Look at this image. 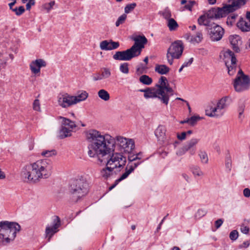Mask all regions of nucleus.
<instances>
[{
    "mask_svg": "<svg viewBox=\"0 0 250 250\" xmlns=\"http://www.w3.org/2000/svg\"><path fill=\"white\" fill-rule=\"evenodd\" d=\"M88 141H95L99 143V148L101 153L106 154L115 150L117 146L120 150L130 152L135 147L134 141L122 136L113 137L109 134L103 133L95 129H91L86 133Z\"/></svg>",
    "mask_w": 250,
    "mask_h": 250,
    "instance_id": "nucleus-1",
    "label": "nucleus"
},
{
    "mask_svg": "<svg viewBox=\"0 0 250 250\" xmlns=\"http://www.w3.org/2000/svg\"><path fill=\"white\" fill-rule=\"evenodd\" d=\"M52 172V162L47 159H41L25 165L22 168L21 175L26 182L35 184L41 179L49 178Z\"/></svg>",
    "mask_w": 250,
    "mask_h": 250,
    "instance_id": "nucleus-2",
    "label": "nucleus"
},
{
    "mask_svg": "<svg viewBox=\"0 0 250 250\" xmlns=\"http://www.w3.org/2000/svg\"><path fill=\"white\" fill-rule=\"evenodd\" d=\"M90 144L88 146L87 154L91 158H96L97 160L102 163L104 158L108 155V159L106 160V165L110 166L111 168L121 169L125 166L126 160V157L124 156L121 153L112 152L104 154L101 153L99 148V143L95 141H88Z\"/></svg>",
    "mask_w": 250,
    "mask_h": 250,
    "instance_id": "nucleus-3",
    "label": "nucleus"
},
{
    "mask_svg": "<svg viewBox=\"0 0 250 250\" xmlns=\"http://www.w3.org/2000/svg\"><path fill=\"white\" fill-rule=\"evenodd\" d=\"M157 88H147L142 89L144 92V97L146 98H158L161 101L167 105L168 103L169 96L173 95V90L169 86L166 77L161 76L158 83L156 84Z\"/></svg>",
    "mask_w": 250,
    "mask_h": 250,
    "instance_id": "nucleus-4",
    "label": "nucleus"
},
{
    "mask_svg": "<svg viewBox=\"0 0 250 250\" xmlns=\"http://www.w3.org/2000/svg\"><path fill=\"white\" fill-rule=\"evenodd\" d=\"M89 191V185L83 178L74 180L69 187L71 198L75 202L82 201L88 195Z\"/></svg>",
    "mask_w": 250,
    "mask_h": 250,
    "instance_id": "nucleus-5",
    "label": "nucleus"
},
{
    "mask_svg": "<svg viewBox=\"0 0 250 250\" xmlns=\"http://www.w3.org/2000/svg\"><path fill=\"white\" fill-rule=\"evenodd\" d=\"M20 229V226L17 223L7 221L0 222V242L5 245L13 241Z\"/></svg>",
    "mask_w": 250,
    "mask_h": 250,
    "instance_id": "nucleus-6",
    "label": "nucleus"
},
{
    "mask_svg": "<svg viewBox=\"0 0 250 250\" xmlns=\"http://www.w3.org/2000/svg\"><path fill=\"white\" fill-rule=\"evenodd\" d=\"M225 17L222 7H213L200 16L198 19V23L200 25L210 27L215 24L211 23L210 20L219 19Z\"/></svg>",
    "mask_w": 250,
    "mask_h": 250,
    "instance_id": "nucleus-7",
    "label": "nucleus"
},
{
    "mask_svg": "<svg viewBox=\"0 0 250 250\" xmlns=\"http://www.w3.org/2000/svg\"><path fill=\"white\" fill-rule=\"evenodd\" d=\"M228 97H224L219 100L215 106L209 105L206 110V115L210 117H220L225 113L228 104H227Z\"/></svg>",
    "mask_w": 250,
    "mask_h": 250,
    "instance_id": "nucleus-8",
    "label": "nucleus"
},
{
    "mask_svg": "<svg viewBox=\"0 0 250 250\" xmlns=\"http://www.w3.org/2000/svg\"><path fill=\"white\" fill-rule=\"evenodd\" d=\"M184 45L181 41H177L173 42L167 51V59L168 63L172 65L174 59H179L182 55Z\"/></svg>",
    "mask_w": 250,
    "mask_h": 250,
    "instance_id": "nucleus-9",
    "label": "nucleus"
},
{
    "mask_svg": "<svg viewBox=\"0 0 250 250\" xmlns=\"http://www.w3.org/2000/svg\"><path fill=\"white\" fill-rule=\"evenodd\" d=\"M140 54L135 49L134 46H131L126 50L116 52L113 56V58L115 60L127 61L138 56Z\"/></svg>",
    "mask_w": 250,
    "mask_h": 250,
    "instance_id": "nucleus-10",
    "label": "nucleus"
},
{
    "mask_svg": "<svg viewBox=\"0 0 250 250\" xmlns=\"http://www.w3.org/2000/svg\"><path fill=\"white\" fill-rule=\"evenodd\" d=\"M246 3V0H229L228 4H225L222 7L225 16L226 17L228 14L239 9Z\"/></svg>",
    "mask_w": 250,
    "mask_h": 250,
    "instance_id": "nucleus-11",
    "label": "nucleus"
},
{
    "mask_svg": "<svg viewBox=\"0 0 250 250\" xmlns=\"http://www.w3.org/2000/svg\"><path fill=\"white\" fill-rule=\"evenodd\" d=\"M61 226V220L58 216L54 217L52 224L51 226H47L45 229V235L50 241L52 237L59 231L58 228Z\"/></svg>",
    "mask_w": 250,
    "mask_h": 250,
    "instance_id": "nucleus-12",
    "label": "nucleus"
},
{
    "mask_svg": "<svg viewBox=\"0 0 250 250\" xmlns=\"http://www.w3.org/2000/svg\"><path fill=\"white\" fill-rule=\"evenodd\" d=\"M250 83L249 76L236 77L233 83L234 87L237 92H241L248 88Z\"/></svg>",
    "mask_w": 250,
    "mask_h": 250,
    "instance_id": "nucleus-13",
    "label": "nucleus"
},
{
    "mask_svg": "<svg viewBox=\"0 0 250 250\" xmlns=\"http://www.w3.org/2000/svg\"><path fill=\"white\" fill-rule=\"evenodd\" d=\"M214 26H210L209 29V35L212 41L215 42L220 41L223 37L224 34V29L219 25L214 24Z\"/></svg>",
    "mask_w": 250,
    "mask_h": 250,
    "instance_id": "nucleus-14",
    "label": "nucleus"
},
{
    "mask_svg": "<svg viewBox=\"0 0 250 250\" xmlns=\"http://www.w3.org/2000/svg\"><path fill=\"white\" fill-rule=\"evenodd\" d=\"M58 101L59 104L63 108H66L76 104L74 96H71L67 93L60 95Z\"/></svg>",
    "mask_w": 250,
    "mask_h": 250,
    "instance_id": "nucleus-15",
    "label": "nucleus"
},
{
    "mask_svg": "<svg viewBox=\"0 0 250 250\" xmlns=\"http://www.w3.org/2000/svg\"><path fill=\"white\" fill-rule=\"evenodd\" d=\"M128 153V160L129 162L125 167V171H126L129 167L132 169V172L140 163V153L134 154L130 151Z\"/></svg>",
    "mask_w": 250,
    "mask_h": 250,
    "instance_id": "nucleus-16",
    "label": "nucleus"
},
{
    "mask_svg": "<svg viewBox=\"0 0 250 250\" xmlns=\"http://www.w3.org/2000/svg\"><path fill=\"white\" fill-rule=\"evenodd\" d=\"M46 65V62L42 59H37L32 61L30 64V68L32 73L35 75H39L41 71V68L45 67Z\"/></svg>",
    "mask_w": 250,
    "mask_h": 250,
    "instance_id": "nucleus-17",
    "label": "nucleus"
},
{
    "mask_svg": "<svg viewBox=\"0 0 250 250\" xmlns=\"http://www.w3.org/2000/svg\"><path fill=\"white\" fill-rule=\"evenodd\" d=\"M120 44L119 42H113L112 40L109 41L104 40L100 43V47L102 50H111L118 48Z\"/></svg>",
    "mask_w": 250,
    "mask_h": 250,
    "instance_id": "nucleus-18",
    "label": "nucleus"
},
{
    "mask_svg": "<svg viewBox=\"0 0 250 250\" xmlns=\"http://www.w3.org/2000/svg\"><path fill=\"white\" fill-rule=\"evenodd\" d=\"M229 41L234 51L237 53L239 52V46L242 42L240 37L237 35H231L229 37Z\"/></svg>",
    "mask_w": 250,
    "mask_h": 250,
    "instance_id": "nucleus-19",
    "label": "nucleus"
},
{
    "mask_svg": "<svg viewBox=\"0 0 250 250\" xmlns=\"http://www.w3.org/2000/svg\"><path fill=\"white\" fill-rule=\"evenodd\" d=\"M199 141V139L197 138H193L188 141L184 146L185 150L189 151L191 155H194L196 152V148L194 146L198 144Z\"/></svg>",
    "mask_w": 250,
    "mask_h": 250,
    "instance_id": "nucleus-20",
    "label": "nucleus"
},
{
    "mask_svg": "<svg viewBox=\"0 0 250 250\" xmlns=\"http://www.w3.org/2000/svg\"><path fill=\"white\" fill-rule=\"evenodd\" d=\"M187 39L193 43H198L203 39V35L201 30H198L195 35H188Z\"/></svg>",
    "mask_w": 250,
    "mask_h": 250,
    "instance_id": "nucleus-21",
    "label": "nucleus"
},
{
    "mask_svg": "<svg viewBox=\"0 0 250 250\" xmlns=\"http://www.w3.org/2000/svg\"><path fill=\"white\" fill-rule=\"evenodd\" d=\"M166 128L164 125H160L156 128L155 131V135L159 141H164L166 138Z\"/></svg>",
    "mask_w": 250,
    "mask_h": 250,
    "instance_id": "nucleus-22",
    "label": "nucleus"
},
{
    "mask_svg": "<svg viewBox=\"0 0 250 250\" xmlns=\"http://www.w3.org/2000/svg\"><path fill=\"white\" fill-rule=\"evenodd\" d=\"M225 62L229 61V62L234 65L236 64V59L235 55L233 52L229 49H227L224 53Z\"/></svg>",
    "mask_w": 250,
    "mask_h": 250,
    "instance_id": "nucleus-23",
    "label": "nucleus"
},
{
    "mask_svg": "<svg viewBox=\"0 0 250 250\" xmlns=\"http://www.w3.org/2000/svg\"><path fill=\"white\" fill-rule=\"evenodd\" d=\"M237 25L242 31L247 32L250 30V22H248L243 18H240Z\"/></svg>",
    "mask_w": 250,
    "mask_h": 250,
    "instance_id": "nucleus-24",
    "label": "nucleus"
},
{
    "mask_svg": "<svg viewBox=\"0 0 250 250\" xmlns=\"http://www.w3.org/2000/svg\"><path fill=\"white\" fill-rule=\"evenodd\" d=\"M128 167V168H127L126 171H125L118 179L116 180L114 184L109 188L110 190L115 188L119 182L126 179L131 173V170H132V169L131 168L129 167Z\"/></svg>",
    "mask_w": 250,
    "mask_h": 250,
    "instance_id": "nucleus-25",
    "label": "nucleus"
},
{
    "mask_svg": "<svg viewBox=\"0 0 250 250\" xmlns=\"http://www.w3.org/2000/svg\"><path fill=\"white\" fill-rule=\"evenodd\" d=\"M114 169L113 168H111L110 166L106 165V167L101 169L100 175L104 179H107L112 175Z\"/></svg>",
    "mask_w": 250,
    "mask_h": 250,
    "instance_id": "nucleus-26",
    "label": "nucleus"
},
{
    "mask_svg": "<svg viewBox=\"0 0 250 250\" xmlns=\"http://www.w3.org/2000/svg\"><path fill=\"white\" fill-rule=\"evenodd\" d=\"M88 96V93L85 91H80L77 96H74L76 104L85 100Z\"/></svg>",
    "mask_w": 250,
    "mask_h": 250,
    "instance_id": "nucleus-27",
    "label": "nucleus"
},
{
    "mask_svg": "<svg viewBox=\"0 0 250 250\" xmlns=\"http://www.w3.org/2000/svg\"><path fill=\"white\" fill-rule=\"evenodd\" d=\"M59 118L62 120V126L66 127L72 129H73L76 127L75 123L69 119L62 116H60Z\"/></svg>",
    "mask_w": 250,
    "mask_h": 250,
    "instance_id": "nucleus-28",
    "label": "nucleus"
},
{
    "mask_svg": "<svg viewBox=\"0 0 250 250\" xmlns=\"http://www.w3.org/2000/svg\"><path fill=\"white\" fill-rule=\"evenodd\" d=\"M156 72L161 75L167 74L170 70L169 67L164 64H157L155 68Z\"/></svg>",
    "mask_w": 250,
    "mask_h": 250,
    "instance_id": "nucleus-29",
    "label": "nucleus"
},
{
    "mask_svg": "<svg viewBox=\"0 0 250 250\" xmlns=\"http://www.w3.org/2000/svg\"><path fill=\"white\" fill-rule=\"evenodd\" d=\"M131 39L135 41L134 44L132 46L135 47V49L139 53H141V35H133Z\"/></svg>",
    "mask_w": 250,
    "mask_h": 250,
    "instance_id": "nucleus-30",
    "label": "nucleus"
},
{
    "mask_svg": "<svg viewBox=\"0 0 250 250\" xmlns=\"http://www.w3.org/2000/svg\"><path fill=\"white\" fill-rule=\"evenodd\" d=\"M190 169L194 177H201L204 175V173L198 166H192L190 167Z\"/></svg>",
    "mask_w": 250,
    "mask_h": 250,
    "instance_id": "nucleus-31",
    "label": "nucleus"
},
{
    "mask_svg": "<svg viewBox=\"0 0 250 250\" xmlns=\"http://www.w3.org/2000/svg\"><path fill=\"white\" fill-rule=\"evenodd\" d=\"M72 130L73 129L66 127L62 126L60 132V137L62 139L71 136Z\"/></svg>",
    "mask_w": 250,
    "mask_h": 250,
    "instance_id": "nucleus-32",
    "label": "nucleus"
},
{
    "mask_svg": "<svg viewBox=\"0 0 250 250\" xmlns=\"http://www.w3.org/2000/svg\"><path fill=\"white\" fill-rule=\"evenodd\" d=\"M99 97L104 101H108L110 99V95L105 89H100L98 92Z\"/></svg>",
    "mask_w": 250,
    "mask_h": 250,
    "instance_id": "nucleus-33",
    "label": "nucleus"
},
{
    "mask_svg": "<svg viewBox=\"0 0 250 250\" xmlns=\"http://www.w3.org/2000/svg\"><path fill=\"white\" fill-rule=\"evenodd\" d=\"M167 25L170 31H174L178 27V24L176 21L173 18L169 19L167 22Z\"/></svg>",
    "mask_w": 250,
    "mask_h": 250,
    "instance_id": "nucleus-34",
    "label": "nucleus"
},
{
    "mask_svg": "<svg viewBox=\"0 0 250 250\" xmlns=\"http://www.w3.org/2000/svg\"><path fill=\"white\" fill-rule=\"evenodd\" d=\"M198 156L200 157V161L202 164H206L208 163V158L206 151L200 150Z\"/></svg>",
    "mask_w": 250,
    "mask_h": 250,
    "instance_id": "nucleus-35",
    "label": "nucleus"
},
{
    "mask_svg": "<svg viewBox=\"0 0 250 250\" xmlns=\"http://www.w3.org/2000/svg\"><path fill=\"white\" fill-rule=\"evenodd\" d=\"M56 154L57 152L55 149L43 150L41 152V155L44 157H50Z\"/></svg>",
    "mask_w": 250,
    "mask_h": 250,
    "instance_id": "nucleus-36",
    "label": "nucleus"
},
{
    "mask_svg": "<svg viewBox=\"0 0 250 250\" xmlns=\"http://www.w3.org/2000/svg\"><path fill=\"white\" fill-rule=\"evenodd\" d=\"M226 65L228 68V74L229 75H233L235 72L236 64L233 65L231 63H229V61H226Z\"/></svg>",
    "mask_w": 250,
    "mask_h": 250,
    "instance_id": "nucleus-37",
    "label": "nucleus"
},
{
    "mask_svg": "<svg viewBox=\"0 0 250 250\" xmlns=\"http://www.w3.org/2000/svg\"><path fill=\"white\" fill-rule=\"evenodd\" d=\"M102 77L103 79L109 78L111 75V71L109 68H103L101 71Z\"/></svg>",
    "mask_w": 250,
    "mask_h": 250,
    "instance_id": "nucleus-38",
    "label": "nucleus"
},
{
    "mask_svg": "<svg viewBox=\"0 0 250 250\" xmlns=\"http://www.w3.org/2000/svg\"><path fill=\"white\" fill-rule=\"evenodd\" d=\"M55 4V1H51L48 3H45L42 5V8L46 11L47 13H49L50 11L52 9L53 6Z\"/></svg>",
    "mask_w": 250,
    "mask_h": 250,
    "instance_id": "nucleus-39",
    "label": "nucleus"
},
{
    "mask_svg": "<svg viewBox=\"0 0 250 250\" xmlns=\"http://www.w3.org/2000/svg\"><path fill=\"white\" fill-rule=\"evenodd\" d=\"M119 69L122 73L125 74H128L129 72L128 63L127 62L121 63Z\"/></svg>",
    "mask_w": 250,
    "mask_h": 250,
    "instance_id": "nucleus-40",
    "label": "nucleus"
},
{
    "mask_svg": "<svg viewBox=\"0 0 250 250\" xmlns=\"http://www.w3.org/2000/svg\"><path fill=\"white\" fill-rule=\"evenodd\" d=\"M152 82V79L146 75H142V83L150 85Z\"/></svg>",
    "mask_w": 250,
    "mask_h": 250,
    "instance_id": "nucleus-41",
    "label": "nucleus"
},
{
    "mask_svg": "<svg viewBox=\"0 0 250 250\" xmlns=\"http://www.w3.org/2000/svg\"><path fill=\"white\" fill-rule=\"evenodd\" d=\"M193 58H191L189 60H188L187 61H185L183 64L182 65L181 67L179 69V72L180 73L182 72L183 68L185 67H187L189 66L193 62Z\"/></svg>",
    "mask_w": 250,
    "mask_h": 250,
    "instance_id": "nucleus-42",
    "label": "nucleus"
},
{
    "mask_svg": "<svg viewBox=\"0 0 250 250\" xmlns=\"http://www.w3.org/2000/svg\"><path fill=\"white\" fill-rule=\"evenodd\" d=\"M127 16L125 14H123L120 16L117 20L115 24L116 26H119L120 24H123L126 20Z\"/></svg>",
    "mask_w": 250,
    "mask_h": 250,
    "instance_id": "nucleus-43",
    "label": "nucleus"
},
{
    "mask_svg": "<svg viewBox=\"0 0 250 250\" xmlns=\"http://www.w3.org/2000/svg\"><path fill=\"white\" fill-rule=\"evenodd\" d=\"M12 11L14 12L17 16H19L25 12V9L23 6H21L19 8L16 7L12 9Z\"/></svg>",
    "mask_w": 250,
    "mask_h": 250,
    "instance_id": "nucleus-44",
    "label": "nucleus"
},
{
    "mask_svg": "<svg viewBox=\"0 0 250 250\" xmlns=\"http://www.w3.org/2000/svg\"><path fill=\"white\" fill-rule=\"evenodd\" d=\"M162 15L165 19L167 20V21L171 19V12L168 8H165L164 10V11L162 12Z\"/></svg>",
    "mask_w": 250,
    "mask_h": 250,
    "instance_id": "nucleus-45",
    "label": "nucleus"
},
{
    "mask_svg": "<svg viewBox=\"0 0 250 250\" xmlns=\"http://www.w3.org/2000/svg\"><path fill=\"white\" fill-rule=\"evenodd\" d=\"M207 212V211L206 209H199L195 213V217L197 219H200L201 217L204 216L206 214Z\"/></svg>",
    "mask_w": 250,
    "mask_h": 250,
    "instance_id": "nucleus-46",
    "label": "nucleus"
},
{
    "mask_svg": "<svg viewBox=\"0 0 250 250\" xmlns=\"http://www.w3.org/2000/svg\"><path fill=\"white\" fill-rule=\"evenodd\" d=\"M136 6V3H132L126 5L125 8V13H129L130 12L132 11L135 8Z\"/></svg>",
    "mask_w": 250,
    "mask_h": 250,
    "instance_id": "nucleus-47",
    "label": "nucleus"
},
{
    "mask_svg": "<svg viewBox=\"0 0 250 250\" xmlns=\"http://www.w3.org/2000/svg\"><path fill=\"white\" fill-rule=\"evenodd\" d=\"M239 236V233L237 230H233L231 231L229 234V238L232 241L236 240Z\"/></svg>",
    "mask_w": 250,
    "mask_h": 250,
    "instance_id": "nucleus-48",
    "label": "nucleus"
},
{
    "mask_svg": "<svg viewBox=\"0 0 250 250\" xmlns=\"http://www.w3.org/2000/svg\"><path fill=\"white\" fill-rule=\"evenodd\" d=\"M33 108L35 111H41L40 103L38 99L34 100L33 104Z\"/></svg>",
    "mask_w": 250,
    "mask_h": 250,
    "instance_id": "nucleus-49",
    "label": "nucleus"
},
{
    "mask_svg": "<svg viewBox=\"0 0 250 250\" xmlns=\"http://www.w3.org/2000/svg\"><path fill=\"white\" fill-rule=\"evenodd\" d=\"M199 119L200 117L198 116H192L188 119V124L191 125H194Z\"/></svg>",
    "mask_w": 250,
    "mask_h": 250,
    "instance_id": "nucleus-50",
    "label": "nucleus"
},
{
    "mask_svg": "<svg viewBox=\"0 0 250 250\" xmlns=\"http://www.w3.org/2000/svg\"><path fill=\"white\" fill-rule=\"evenodd\" d=\"M237 17V15L236 14H231L228 17L227 23L228 24H230L232 25L236 17Z\"/></svg>",
    "mask_w": 250,
    "mask_h": 250,
    "instance_id": "nucleus-51",
    "label": "nucleus"
},
{
    "mask_svg": "<svg viewBox=\"0 0 250 250\" xmlns=\"http://www.w3.org/2000/svg\"><path fill=\"white\" fill-rule=\"evenodd\" d=\"M240 231L244 234H248L250 231V228L245 226L244 224H242L240 226Z\"/></svg>",
    "mask_w": 250,
    "mask_h": 250,
    "instance_id": "nucleus-52",
    "label": "nucleus"
},
{
    "mask_svg": "<svg viewBox=\"0 0 250 250\" xmlns=\"http://www.w3.org/2000/svg\"><path fill=\"white\" fill-rule=\"evenodd\" d=\"M148 57H146L144 60L143 62L145 63V65H143L142 64V73L145 71L147 68L148 67L146 66L147 64L148 63Z\"/></svg>",
    "mask_w": 250,
    "mask_h": 250,
    "instance_id": "nucleus-53",
    "label": "nucleus"
},
{
    "mask_svg": "<svg viewBox=\"0 0 250 250\" xmlns=\"http://www.w3.org/2000/svg\"><path fill=\"white\" fill-rule=\"evenodd\" d=\"M35 4V0H29L26 4V10H29L32 6L34 5Z\"/></svg>",
    "mask_w": 250,
    "mask_h": 250,
    "instance_id": "nucleus-54",
    "label": "nucleus"
},
{
    "mask_svg": "<svg viewBox=\"0 0 250 250\" xmlns=\"http://www.w3.org/2000/svg\"><path fill=\"white\" fill-rule=\"evenodd\" d=\"M187 151V150H185V147L184 146L183 147L179 148L177 151L176 154L178 156H182V155H184Z\"/></svg>",
    "mask_w": 250,
    "mask_h": 250,
    "instance_id": "nucleus-55",
    "label": "nucleus"
},
{
    "mask_svg": "<svg viewBox=\"0 0 250 250\" xmlns=\"http://www.w3.org/2000/svg\"><path fill=\"white\" fill-rule=\"evenodd\" d=\"M148 41L146 37L142 35V50L145 48V45L147 44Z\"/></svg>",
    "mask_w": 250,
    "mask_h": 250,
    "instance_id": "nucleus-56",
    "label": "nucleus"
},
{
    "mask_svg": "<svg viewBox=\"0 0 250 250\" xmlns=\"http://www.w3.org/2000/svg\"><path fill=\"white\" fill-rule=\"evenodd\" d=\"M223 223V220L222 219H219L215 222V226L216 228L217 229L219 228Z\"/></svg>",
    "mask_w": 250,
    "mask_h": 250,
    "instance_id": "nucleus-57",
    "label": "nucleus"
},
{
    "mask_svg": "<svg viewBox=\"0 0 250 250\" xmlns=\"http://www.w3.org/2000/svg\"><path fill=\"white\" fill-rule=\"evenodd\" d=\"M93 79L94 81H97L103 80V79L102 77L101 74H100L97 73V74H95L93 76Z\"/></svg>",
    "mask_w": 250,
    "mask_h": 250,
    "instance_id": "nucleus-58",
    "label": "nucleus"
},
{
    "mask_svg": "<svg viewBox=\"0 0 250 250\" xmlns=\"http://www.w3.org/2000/svg\"><path fill=\"white\" fill-rule=\"evenodd\" d=\"M186 132H183L181 134H177V138L180 140H184L186 139Z\"/></svg>",
    "mask_w": 250,
    "mask_h": 250,
    "instance_id": "nucleus-59",
    "label": "nucleus"
},
{
    "mask_svg": "<svg viewBox=\"0 0 250 250\" xmlns=\"http://www.w3.org/2000/svg\"><path fill=\"white\" fill-rule=\"evenodd\" d=\"M244 195L246 197L250 196V189L248 188H246L243 190Z\"/></svg>",
    "mask_w": 250,
    "mask_h": 250,
    "instance_id": "nucleus-60",
    "label": "nucleus"
},
{
    "mask_svg": "<svg viewBox=\"0 0 250 250\" xmlns=\"http://www.w3.org/2000/svg\"><path fill=\"white\" fill-rule=\"evenodd\" d=\"M192 8L191 4L188 2L184 6L183 10L186 9L191 11L192 10Z\"/></svg>",
    "mask_w": 250,
    "mask_h": 250,
    "instance_id": "nucleus-61",
    "label": "nucleus"
},
{
    "mask_svg": "<svg viewBox=\"0 0 250 250\" xmlns=\"http://www.w3.org/2000/svg\"><path fill=\"white\" fill-rule=\"evenodd\" d=\"M226 168L230 171L231 169V163L229 160H228L226 163Z\"/></svg>",
    "mask_w": 250,
    "mask_h": 250,
    "instance_id": "nucleus-62",
    "label": "nucleus"
},
{
    "mask_svg": "<svg viewBox=\"0 0 250 250\" xmlns=\"http://www.w3.org/2000/svg\"><path fill=\"white\" fill-rule=\"evenodd\" d=\"M183 178L187 182H189V176L186 173H183L182 174Z\"/></svg>",
    "mask_w": 250,
    "mask_h": 250,
    "instance_id": "nucleus-63",
    "label": "nucleus"
},
{
    "mask_svg": "<svg viewBox=\"0 0 250 250\" xmlns=\"http://www.w3.org/2000/svg\"><path fill=\"white\" fill-rule=\"evenodd\" d=\"M250 245V242L248 241H244L242 244V247L244 248H247Z\"/></svg>",
    "mask_w": 250,
    "mask_h": 250,
    "instance_id": "nucleus-64",
    "label": "nucleus"
}]
</instances>
